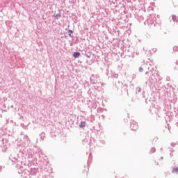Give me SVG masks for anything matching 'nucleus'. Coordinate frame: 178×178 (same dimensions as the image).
Here are the masks:
<instances>
[{
    "instance_id": "9",
    "label": "nucleus",
    "mask_w": 178,
    "mask_h": 178,
    "mask_svg": "<svg viewBox=\"0 0 178 178\" xmlns=\"http://www.w3.org/2000/svg\"><path fill=\"white\" fill-rule=\"evenodd\" d=\"M172 19L173 22L177 23L178 22V17L177 15H172Z\"/></svg>"
},
{
    "instance_id": "27",
    "label": "nucleus",
    "mask_w": 178,
    "mask_h": 178,
    "mask_svg": "<svg viewBox=\"0 0 178 178\" xmlns=\"http://www.w3.org/2000/svg\"><path fill=\"white\" fill-rule=\"evenodd\" d=\"M149 80H150V81L152 80V76H150V77H149Z\"/></svg>"
},
{
    "instance_id": "8",
    "label": "nucleus",
    "mask_w": 178,
    "mask_h": 178,
    "mask_svg": "<svg viewBox=\"0 0 178 178\" xmlns=\"http://www.w3.org/2000/svg\"><path fill=\"white\" fill-rule=\"evenodd\" d=\"M81 54L79 51H75L73 53L72 56L74 58V59H77L80 56Z\"/></svg>"
},
{
    "instance_id": "2",
    "label": "nucleus",
    "mask_w": 178,
    "mask_h": 178,
    "mask_svg": "<svg viewBox=\"0 0 178 178\" xmlns=\"http://www.w3.org/2000/svg\"><path fill=\"white\" fill-rule=\"evenodd\" d=\"M9 160L11 161V162H13V165H14V163H19V162H22L20 161V158H19L17 156H15L13 154H11L10 156Z\"/></svg>"
},
{
    "instance_id": "32",
    "label": "nucleus",
    "mask_w": 178,
    "mask_h": 178,
    "mask_svg": "<svg viewBox=\"0 0 178 178\" xmlns=\"http://www.w3.org/2000/svg\"><path fill=\"white\" fill-rule=\"evenodd\" d=\"M145 83H146V84H148V82L146 81Z\"/></svg>"
},
{
    "instance_id": "6",
    "label": "nucleus",
    "mask_w": 178,
    "mask_h": 178,
    "mask_svg": "<svg viewBox=\"0 0 178 178\" xmlns=\"http://www.w3.org/2000/svg\"><path fill=\"white\" fill-rule=\"evenodd\" d=\"M90 83L91 84H97V79L94 75H92L90 77Z\"/></svg>"
},
{
    "instance_id": "15",
    "label": "nucleus",
    "mask_w": 178,
    "mask_h": 178,
    "mask_svg": "<svg viewBox=\"0 0 178 178\" xmlns=\"http://www.w3.org/2000/svg\"><path fill=\"white\" fill-rule=\"evenodd\" d=\"M112 77H113V79H118V74H112Z\"/></svg>"
},
{
    "instance_id": "22",
    "label": "nucleus",
    "mask_w": 178,
    "mask_h": 178,
    "mask_svg": "<svg viewBox=\"0 0 178 178\" xmlns=\"http://www.w3.org/2000/svg\"><path fill=\"white\" fill-rule=\"evenodd\" d=\"M166 81H170V76H167Z\"/></svg>"
},
{
    "instance_id": "18",
    "label": "nucleus",
    "mask_w": 178,
    "mask_h": 178,
    "mask_svg": "<svg viewBox=\"0 0 178 178\" xmlns=\"http://www.w3.org/2000/svg\"><path fill=\"white\" fill-rule=\"evenodd\" d=\"M139 72H140V73H143L144 72V67H139Z\"/></svg>"
},
{
    "instance_id": "5",
    "label": "nucleus",
    "mask_w": 178,
    "mask_h": 178,
    "mask_svg": "<svg viewBox=\"0 0 178 178\" xmlns=\"http://www.w3.org/2000/svg\"><path fill=\"white\" fill-rule=\"evenodd\" d=\"M115 87L118 90H119V88H123V83L118 81V82H115Z\"/></svg>"
},
{
    "instance_id": "31",
    "label": "nucleus",
    "mask_w": 178,
    "mask_h": 178,
    "mask_svg": "<svg viewBox=\"0 0 178 178\" xmlns=\"http://www.w3.org/2000/svg\"><path fill=\"white\" fill-rule=\"evenodd\" d=\"M160 159H163V157H161Z\"/></svg>"
},
{
    "instance_id": "30",
    "label": "nucleus",
    "mask_w": 178,
    "mask_h": 178,
    "mask_svg": "<svg viewBox=\"0 0 178 178\" xmlns=\"http://www.w3.org/2000/svg\"><path fill=\"white\" fill-rule=\"evenodd\" d=\"M0 170H2V167H0Z\"/></svg>"
},
{
    "instance_id": "33",
    "label": "nucleus",
    "mask_w": 178,
    "mask_h": 178,
    "mask_svg": "<svg viewBox=\"0 0 178 178\" xmlns=\"http://www.w3.org/2000/svg\"><path fill=\"white\" fill-rule=\"evenodd\" d=\"M145 102H146V104H147V99L145 100Z\"/></svg>"
},
{
    "instance_id": "4",
    "label": "nucleus",
    "mask_w": 178,
    "mask_h": 178,
    "mask_svg": "<svg viewBox=\"0 0 178 178\" xmlns=\"http://www.w3.org/2000/svg\"><path fill=\"white\" fill-rule=\"evenodd\" d=\"M150 113L152 115H158L159 113V108L152 106L150 108Z\"/></svg>"
},
{
    "instance_id": "11",
    "label": "nucleus",
    "mask_w": 178,
    "mask_h": 178,
    "mask_svg": "<svg viewBox=\"0 0 178 178\" xmlns=\"http://www.w3.org/2000/svg\"><path fill=\"white\" fill-rule=\"evenodd\" d=\"M140 92H141V88L137 87L136 88V94H140Z\"/></svg>"
},
{
    "instance_id": "25",
    "label": "nucleus",
    "mask_w": 178,
    "mask_h": 178,
    "mask_svg": "<svg viewBox=\"0 0 178 178\" xmlns=\"http://www.w3.org/2000/svg\"><path fill=\"white\" fill-rule=\"evenodd\" d=\"M156 81H157V79H154L152 83H156Z\"/></svg>"
},
{
    "instance_id": "28",
    "label": "nucleus",
    "mask_w": 178,
    "mask_h": 178,
    "mask_svg": "<svg viewBox=\"0 0 178 178\" xmlns=\"http://www.w3.org/2000/svg\"><path fill=\"white\" fill-rule=\"evenodd\" d=\"M170 156H173V154H172V153H170Z\"/></svg>"
},
{
    "instance_id": "21",
    "label": "nucleus",
    "mask_w": 178,
    "mask_h": 178,
    "mask_svg": "<svg viewBox=\"0 0 178 178\" xmlns=\"http://www.w3.org/2000/svg\"><path fill=\"white\" fill-rule=\"evenodd\" d=\"M175 126H177V127H178V118H177V119L176 120Z\"/></svg>"
},
{
    "instance_id": "7",
    "label": "nucleus",
    "mask_w": 178,
    "mask_h": 178,
    "mask_svg": "<svg viewBox=\"0 0 178 178\" xmlns=\"http://www.w3.org/2000/svg\"><path fill=\"white\" fill-rule=\"evenodd\" d=\"M87 126V123L85 121H81L79 123V127L81 129H84Z\"/></svg>"
},
{
    "instance_id": "24",
    "label": "nucleus",
    "mask_w": 178,
    "mask_h": 178,
    "mask_svg": "<svg viewBox=\"0 0 178 178\" xmlns=\"http://www.w3.org/2000/svg\"><path fill=\"white\" fill-rule=\"evenodd\" d=\"M100 143H101L102 144H105V140H100Z\"/></svg>"
},
{
    "instance_id": "1",
    "label": "nucleus",
    "mask_w": 178,
    "mask_h": 178,
    "mask_svg": "<svg viewBox=\"0 0 178 178\" xmlns=\"http://www.w3.org/2000/svg\"><path fill=\"white\" fill-rule=\"evenodd\" d=\"M38 152H34V150L33 149H30V147H24L22 149V154H25L28 156L29 161H37V156L38 158H40L41 156H40V152L41 153V149H37Z\"/></svg>"
},
{
    "instance_id": "3",
    "label": "nucleus",
    "mask_w": 178,
    "mask_h": 178,
    "mask_svg": "<svg viewBox=\"0 0 178 178\" xmlns=\"http://www.w3.org/2000/svg\"><path fill=\"white\" fill-rule=\"evenodd\" d=\"M130 129L131 130L136 131L137 129H138V124L136 121H132L130 124Z\"/></svg>"
},
{
    "instance_id": "10",
    "label": "nucleus",
    "mask_w": 178,
    "mask_h": 178,
    "mask_svg": "<svg viewBox=\"0 0 178 178\" xmlns=\"http://www.w3.org/2000/svg\"><path fill=\"white\" fill-rule=\"evenodd\" d=\"M68 33H69L68 34L69 37H70L71 38H74V35H73V31L72 29H69Z\"/></svg>"
},
{
    "instance_id": "13",
    "label": "nucleus",
    "mask_w": 178,
    "mask_h": 178,
    "mask_svg": "<svg viewBox=\"0 0 178 178\" xmlns=\"http://www.w3.org/2000/svg\"><path fill=\"white\" fill-rule=\"evenodd\" d=\"M41 140H44L45 138V133L42 132L40 135Z\"/></svg>"
},
{
    "instance_id": "12",
    "label": "nucleus",
    "mask_w": 178,
    "mask_h": 178,
    "mask_svg": "<svg viewBox=\"0 0 178 178\" xmlns=\"http://www.w3.org/2000/svg\"><path fill=\"white\" fill-rule=\"evenodd\" d=\"M172 173H176V175H178V168H173Z\"/></svg>"
},
{
    "instance_id": "14",
    "label": "nucleus",
    "mask_w": 178,
    "mask_h": 178,
    "mask_svg": "<svg viewBox=\"0 0 178 178\" xmlns=\"http://www.w3.org/2000/svg\"><path fill=\"white\" fill-rule=\"evenodd\" d=\"M61 16L60 13H58L55 15V17L58 20V19H60Z\"/></svg>"
},
{
    "instance_id": "26",
    "label": "nucleus",
    "mask_w": 178,
    "mask_h": 178,
    "mask_svg": "<svg viewBox=\"0 0 178 178\" xmlns=\"http://www.w3.org/2000/svg\"><path fill=\"white\" fill-rule=\"evenodd\" d=\"M29 137L27 136V135H25L24 136V138H25V139H27Z\"/></svg>"
},
{
    "instance_id": "16",
    "label": "nucleus",
    "mask_w": 178,
    "mask_h": 178,
    "mask_svg": "<svg viewBox=\"0 0 178 178\" xmlns=\"http://www.w3.org/2000/svg\"><path fill=\"white\" fill-rule=\"evenodd\" d=\"M155 151H156L155 148L152 147V148L150 149L149 154H154V152H155Z\"/></svg>"
},
{
    "instance_id": "29",
    "label": "nucleus",
    "mask_w": 178,
    "mask_h": 178,
    "mask_svg": "<svg viewBox=\"0 0 178 178\" xmlns=\"http://www.w3.org/2000/svg\"><path fill=\"white\" fill-rule=\"evenodd\" d=\"M145 74H148V72H145Z\"/></svg>"
},
{
    "instance_id": "23",
    "label": "nucleus",
    "mask_w": 178,
    "mask_h": 178,
    "mask_svg": "<svg viewBox=\"0 0 178 178\" xmlns=\"http://www.w3.org/2000/svg\"><path fill=\"white\" fill-rule=\"evenodd\" d=\"M176 144L175 143H171V147H175Z\"/></svg>"
},
{
    "instance_id": "20",
    "label": "nucleus",
    "mask_w": 178,
    "mask_h": 178,
    "mask_svg": "<svg viewBox=\"0 0 178 178\" xmlns=\"http://www.w3.org/2000/svg\"><path fill=\"white\" fill-rule=\"evenodd\" d=\"M87 51L84 50L82 51V55H86Z\"/></svg>"
},
{
    "instance_id": "17",
    "label": "nucleus",
    "mask_w": 178,
    "mask_h": 178,
    "mask_svg": "<svg viewBox=\"0 0 178 178\" xmlns=\"http://www.w3.org/2000/svg\"><path fill=\"white\" fill-rule=\"evenodd\" d=\"M85 56H86V58H91V54L90 52L86 53Z\"/></svg>"
},
{
    "instance_id": "19",
    "label": "nucleus",
    "mask_w": 178,
    "mask_h": 178,
    "mask_svg": "<svg viewBox=\"0 0 178 178\" xmlns=\"http://www.w3.org/2000/svg\"><path fill=\"white\" fill-rule=\"evenodd\" d=\"M173 51H175V52H177V51H178V47H177V46H175V47H173Z\"/></svg>"
}]
</instances>
